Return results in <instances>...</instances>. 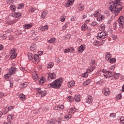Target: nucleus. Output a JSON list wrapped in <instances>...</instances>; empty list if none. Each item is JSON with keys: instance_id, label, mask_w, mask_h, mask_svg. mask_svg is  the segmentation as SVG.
<instances>
[{"instance_id": "nucleus-1", "label": "nucleus", "mask_w": 124, "mask_h": 124, "mask_svg": "<svg viewBox=\"0 0 124 124\" xmlns=\"http://www.w3.org/2000/svg\"><path fill=\"white\" fill-rule=\"evenodd\" d=\"M122 5H123L122 0H116L112 1L108 8L109 10L114 13L115 15L117 16L120 13V11L123 10V7Z\"/></svg>"}, {"instance_id": "nucleus-2", "label": "nucleus", "mask_w": 124, "mask_h": 124, "mask_svg": "<svg viewBox=\"0 0 124 124\" xmlns=\"http://www.w3.org/2000/svg\"><path fill=\"white\" fill-rule=\"evenodd\" d=\"M63 82V78H61L54 80L52 83L48 85V88H52L53 89H60L62 87V85Z\"/></svg>"}, {"instance_id": "nucleus-3", "label": "nucleus", "mask_w": 124, "mask_h": 124, "mask_svg": "<svg viewBox=\"0 0 124 124\" xmlns=\"http://www.w3.org/2000/svg\"><path fill=\"white\" fill-rule=\"evenodd\" d=\"M94 17H97V20L99 22H101L105 18V16L104 15H101V10H97L95 11L94 14Z\"/></svg>"}, {"instance_id": "nucleus-4", "label": "nucleus", "mask_w": 124, "mask_h": 124, "mask_svg": "<svg viewBox=\"0 0 124 124\" xmlns=\"http://www.w3.org/2000/svg\"><path fill=\"white\" fill-rule=\"evenodd\" d=\"M12 17L16 18V19H14L13 20H11L10 22V25H13V24H15L17 22V20H18V17H21V13H15L12 14Z\"/></svg>"}, {"instance_id": "nucleus-5", "label": "nucleus", "mask_w": 124, "mask_h": 124, "mask_svg": "<svg viewBox=\"0 0 124 124\" xmlns=\"http://www.w3.org/2000/svg\"><path fill=\"white\" fill-rule=\"evenodd\" d=\"M106 37H107V34L104 31L99 33L97 36V39H104Z\"/></svg>"}, {"instance_id": "nucleus-6", "label": "nucleus", "mask_w": 124, "mask_h": 124, "mask_svg": "<svg viewBox=\"0 0 124 124\" xmlns=\"http://www.w3.org/2000/svg\"><path fill=\"white\" fill-rule=\"evenodd\" d=\"M56 77H57V75L55 73H48L47 80H48V81H51V80H55V79H56Z\"/></svg>"}, {"instance_id": "nucleus-7", "label": "nucleus", "mask_w": 124, "mask_h": 124, "mask_svg": "<svg viewBox=\"0 0 124 124\" xmlns=\"http://www.w3.org/2000/svg\"><path fill=\"white\" fill-rule=\"evenodd\" d=\"M18 71V69L16 67L13 66L11 68L9 69V73L12 75H14V74H16V72Z\"/></svg>"}, {"instance_id": "nucleus-8", "label": "nucleus", "mask_w": 124, "mask_h": 124, "mask_svg": "<svg viewBox=\"0 0 124 124\" xmlns=\"http://www.w3.org/2000/svg\"><path fill=\"white\" fill-rule=\"evenodd\" d=\"M118 23L120 28H124V17L121 16L118 19Z\"/></svg>"}, {"instance_id": "nucleus-9", "label": "nucleus", "mask_w": 124, "mask_h": 124, "mask_svg": "<svg viewBox=\"0 0 124 124\" xmlns=\"http://www.w3.org/2000/svg\"><path fill=\"white\" fill-rule=\"evenodd\" d=\"M102 93L105 96H109L110 95V89L108 88H105L102 90Z\"/></svg>"}, {"instance_id": "nucleus-10", "label": "nucleus", "mask_w": 124, "mask_h": 124, "mask_svg": "<svg viewBox=\"0 0 124 124\" xmlns=\"http://www.w3.org/2000/svg\"><path fill=\"white\" fill-rule=\"evenodd\" d=\"M93 96H88L87 97V98L86 100L85 104L86 105H88L89 104V105H91L92 103H93Z\"/></svg>"}, {"instance_id": "nucleus-11", "label": "nucleus", "mask_w": 124, "mask_h": 124, "mask_svg": "<svg viewBox=\"0 0 124 124\" xmlns=\"http://www.w3.org/2000/svg\"><path fill=\"white\" fill-rule=\"evenodd\" d=\"M67 87L69 89H72L75 87V81L71 80L67 83Z\"/></svg>"}, {"instance_id": "nucleus-12", "label": "nucleus", "mask_w": 124, "mask_h": 124, "mask_svg": "<svg viewBox=\"0 0 124 124\" xmlns=\"http://www.w3.org/2000/svg\"><path fill=\"white\" fill-rule=\"evenodd\" d=\"M36 91L38 92L39 94H41V96L42 97H43V96H45V95H46V91H42L41 88H37Z\"/></svg>"}, {"instance_id": "nucleus-13", "label": "nucleus", "mask_w": 124, "mask_h": 124, "mask_svg": "<svg viewBox=\"0 0 124 124\" xmlns=\"http://www.w3.org/2000/svg\"><path fill=\"white\" fill-rule=\"evenodd\" d=\"M55 110H58L59 111H62V110H63L64 109V106L62 104H59L56 105L54 107Z\"/></svg>"}, {"instance_id": "nucleus-14", "label": "nucleus", "mask_w": 124, "mask_h": 124, "mask_svg": "<svg viewBox=\"0 0 124 124\" xmlns=\"http://www.w3.org/2000/svg\"><path fill=\"white\" fill-rule=\"evenodd\" d=\"M113 74V72L108 71L106 72V75H104V76L105 78H110V77H112Z\"/></svg>"}, {"instance_id": "nucleus-15", "label": "nucleus", "mask_w": 124, "mask_h": 124, "mask_svg": "<svg viewBox=\"0 0 124 124\" xmlns=\"http://www.w3.org/2000/svg\"><path fill=\"white\" fill-rule=\"evenodd\" d=\"M38 59H39V56L37 54H34L33 57L32 62H33L35 64H37L38 62H37V61H38Z\"/></svg>"}, {"instance_id": "nucleus-16", "label": "nucleus", "mask_w": 124, "mask_h": 124, "mask_svg": "<svg viewBox=\"0 0 124 124\" xmlns=\"http://www.w3.org/2000/svg\"><path fill=\"white\" fill-rule=\"evenodd\" d=\"M73 3H74V0H68L67 2L65 4V6L66 7H70Z\"/></svg>"}, {"instance_id": "nucleus-17", "label": "nucleus", "mask_w": 124, "mask_h": 124, "mask_svg": "<svg viewBox=\"0 0 124 124\" xmlns=\"http://www.w3.org/2000/svg\"><path fill=\"white\" fill-rule=\"evenodd\" d=\"M85 49H86V46L81 45L78 47V50L79 53H83V52H84L85 50Z\"/></svg>"}, {"instance_id": "nucleus-18", "label": "nucleus", "mask_w": 124, "mask_h": 124, "mask_svg": "<svg viewBox=\"0 0 124 124\" xmlns=\"http://www.w3.org/2000/svg\"><path fill=\"white\" fill-rule=\"evenodd\" d=\"M32 76L33 80L34 81H37L38 80V76H37V74L36 73V71H33L32 73Z\"/></svg>"}, {"instance_id": "nucleus-19", "label": "nucleus", "mask_w": 124, "mask_h": 124, "mask_svg": "<svg viewBox=\"0 0 124 124\" xmlns=\"http://www.w3.org/2000/svg\"><path fill=\"white\" fill-rule=\"evenodd\" d=\"M95 64V61L93 60H91L90 65L91 67L90 68H92V71H93L94 70V65Z\"/></svg>"}, {"instance_id": "nucleus-20", "label": "nucleus", "mask_w": 124, "mask_h": 124, "mask_svg": "<svg viewBox=\"0 0 124 124\" xmlns=\"http://www.w3.org/2000/svg\"><path fill=\"white\" fill-rule=\"evenodd\" d=\"M32 27V24L30 23V24H25L24 25V29L25 30H30V29H31Z\"/></svg>"}, {"instance_id": "nucleus-21", "label": "nucleus", "mask_w": 124, "mask_h": 124, "mask_svg": "<svg viewBox=\"0 0 124 124\" xmlns=\"http://www.w3.org/2000/svg\"><path fill=\"white\" fill-rule=\"evenodd\" d=\"M74 99L76 102H80L81 101V96L79 94H77L75 95Z\"/></svg>"}, {"instance_id": "nucleus-22", "label": "nucleus", "mask_w": 124, "mask_h": 124, "mask_svg": "<svg viewBox=\"0 0 124 124\" xmlns=\"http://www.w3.org/2000/svg\"><path fill=\"white\" fill-rule=\"evenodd\" d=\"M30 50L33 52H35V51H36V45L32 44L30 47Z\"/></svg>"}, {"instance_id": "nucleus-23", "label": "nucleus", "mask_w": 124, "mask_h": 124, "mask_svg": "<svg viewBox=\"0 0 124 124\" xmlns=\"http://www.w3.org/2000/svg\"><path fill=\"white\" fill-rule=\"evenodd\" d=\"M76 111H77V109L76 108H75V107H74L73 108H71L69 110H68V112L70 114H74L76 112Z\"/></svg>"}, {"instance_id": "nucleus-24", "label": "nucleus", "mask_w": 124, "mask_h": 124, "mask_svg": "<svg viewBox=\"0 0 124 124\" xmlns=\"http://www.w3.org/2000/svg\"><path fill=\"white\" fill-rule=\"evenodd\" d=\"M48 26L47 25H46L44 26H42L40 27V30L41 31H45L48 30Z\"/></svg>"}, {"instance_id": "nucleus-25", "label": "nucleus", "mask_w": 124, "mask_h": 124, "mask_svg": "<svg viewBox=\"0 0 124 124\" xmlns=\"http://www.w3.org/2000/svg\"><path fill=\"white\" fill-rule=\"evenodd\" d=\"M112 78L113 80H117V79H119V78H120V75L117 73L113 74Z\"/></svg>"}, {"instance_id": "nucleus-26", "label": "nucleus", "mask_w": 124, "mask_h": 124, "mask_svg": "<svg viewBox=\"0 0 124 124\" xmlns=\"http://www.w3.org/2000/svg\"><path fill=\"white\" fill-rule=\"evenodd\" d=\"M78 10H79V11H83V10L85 9V6H84V5H83V4H80L78 6Z\"/></svg>"}, {"instance_id": "nucleus-27", "label": "nucleus", "mask_w": 124, "mask_h": 124, "mask_svg": "<svg viewBox=\"0 0 124 124\" xmlns=\"http://www.w3.org/2000/svg\"><path fill=\"white\" fill-rule=\"evenodd\" d=\"M46 81V79H45V78L43 77L40 78V80L39 81V83L40 84V85H43Z\"/></svg>"}, {"instance_id": "nucleus-28", "label": "nucleus", "mask_w": 124, "mask_h": 124, "mask_svg": "<svg viewBox=\"0 0 124 124\" xmlns=\"http://www.w3.org/2000/svg\"><path fill=\"white\" fill-rule=\"evenodd\" d=\"M56 123H57L56 119H50L47 121L48 124H56Z\"/></svg>"}, {"instance_id": "nucleus-29", "label": "nucleus", "mask_w": 124, "mask_h": 124, "mask_svg": "<svg viewBox=\"0 0 124 124\" xmlns=\"http://www.w3.org/2000/svg\"><path fill=\"white\" fill-rule=\"evenodd\" d=\"M91 82H92V80L87 79L84 82V83H83V86H84V87H86V86H88V85H89V84H90Z\"/></svg>"}, {"instance_id": "nucleus-30", "label": "nucleus", "mask_w": 124, "mask_h": 124, "mask_svg": "<svg viewBox=\"0 0 124 124\" xmlns=\"http://www.w3.org/2000/svg\"><path fill=\"white\" fill-rule=\"evenodd\" d=\"M19 98L22 101L26 100V96L24 94H20L19 95Z\"/></svg>"}, {"instance_id": "nucleus-31", "label": "nucleus", "mask_w": 124, "mask_h": 124, "mask_svg": "<svg viewBox=\"0 0 124 124\" xmlns=\"http://www.w3.org/2000/svg\"><path fill=\"white\" fill-rule=\"evenodd\" d=\"M99 31H105V25L104 24H102L100 26H99Z\"/></svg>"}, {"instance_id": "nucleus-32", "label": "nucleus", "mask_w": 124, "mask_h": 124, "mask_svg": "<svg viewBox=\"0 0 124 124\" xmlns=\"http://www.w3.org/2000/svg\"><path fill=\"white\" fill-rule=\"evenodd\" d=\"M111 58H112V56H111V54H110L109 52L107 53V54L106 55V60H107V61H109V60H110Z\"/></svg>"}, {"instance_id": "nucleus-33", "label": "nucleus", "mask_w": 124, "mask_h": 124, "mask_svg": "<svg viewBox=\"0 0 124 124\" xmlns=\"http://www.w3.org/2000/svg\"><path fill=\"white\" fill-rule=\"evenodd\" d=\"M47 14H48V11H45L42 13V18L44 19L46 16H47Z\"/></svg>"}, {"instance_id": "nucleus-34", "label": "nucleus", "mask_w": 124, "mask_h": 124, "mask_svg": "<svg viewBox=\"0 0 124 124\" xmlns=\"http://www.w3.org/2000/svg\"><path fill=\"white\" fill-rule=\"evenodd\" d=\"M88 28V25L86 23H84L82 26H81V30L85 31H86V29Z\"/></svg>"}, {"instance_id": "nucleus-35", "label": "nucleus", "mask_w": 124, "mask_h": 124, "mask_svg": "<svg viewBox=\"0 0 124 124\" xmlns=\"http://www.w3.org/2000/svg\"><path fill=\"white\" fill-rule=\"evenodd\" d=\"M53 66H54V62H50L47 64L46 67L47 68H52Z\"/></svg>"}, {"instance_id": "nucleus-36", "label": "nucleus", "mask_w": 124, "mask_h": 124, "mask_svg": "<svg viewBox=\"0 0 124 124\" xmlns=\"http://www.w3.org/2000/svg\"><path fill=\"white\" fill-rule=\"evenodd\" d=\"M56 38H51L49 40H48V43H54L55 41H56Z\"/></svg>"}, {"instance_id": "nucleus-37", "label": "nucleus", "mask_w": 124, "mask_h": 124, "mask_svg": "<svg viewBox=\"0 0 124 124\" xmlns=\"http://www.w3.org/2000/svg\"><path fill=\"white\" fill-rule=\"evenodd\" d=\"M28 57L29 60H31L32 61L33 60V55L31 53H29L28 54Z\"/></svg>"}, {"instance_id": "nucleus-38", "label": "nucleus", "mask_w": 124, "mask_h": 124, "mask_svg": "<svg viewBox=\"0 0 124 124\" xmlns=\"http://www.w3.org/2000/svg\"><path fill=\"white\" fill-rule=\"evenodd\" d=\"M28 85H29V82H25L23 83L21 85V88H26V87H27V86Z\"/></svg>"}, {"instance_id": "nucleus-39", "label": "nucleus", "mask_w": 124, "mask_h": 124, "mask_svg": "<svg viewBox=\"0 0 124 124\" xmlns=\"http://www.w3.org/2000/svg\"><path fill=\"white\" fill-rule=\"evenodd\" d=\"M10 9L12 11V12H14L15 10H16V7L14 6V5H12L10 7Z\"/></svg>"}, {"instance_id": "nucleus-40", "label": "nucleus", "mask_w": 124, "mask_h": 124, "mask_svg": "<svg viewBox=\"0 0 124 124\" xmlns=\"http://www.w3.org/2000/svg\"><path fill=\"white\" fill-rule=\"evenodd\" d=\"M15 2V0H7V4H13Z\"/></svg>"}, {"instance_id": "nucleus-41", "label": "nucleus", "mask_w": 124, "mask_h": 124, "mask_svg": "<svg viewBox=\"0 0 124 124\" xmlns=\"http://www.w3.org/2000/svg\"><path fill=\"white\" fill-rule=\"evenodd\" d=\"M11 76H12V75L11 74H10V73H8V74L5 75L4 76V78H5V79H8V78H9L11 77Z\"/></svg>"}, {"instance_id": "nucleus-42", "label": "nucleus", "mask_w": 124, "mask_h": 124, "mask_svg": "<svg viewBox=\"0 0 124 124\" xmlns=\"http://www.w3.org/2000/svg\"><path fill=\"white\" fill-rule=\"evenodd\" d=\"M122 93H120L116 96V99H117V100H120V99H122Z\"/></svg>"}, {"instance_id": "nucleus-43", "label": "nucleus", "mask_w": 124, "mask_h": 124, "mask_svg": "<svg viewBox=\"0 0 124 124\" xmlns=\"http://www.w3.org/2000/svg\"><path fill=\"white\" fill-rule=\"evenodd\" d=\"M109 62L110 63H114V62H116V58H113L110 59Z\"/></svg>"}, {"instance_id": "nucleus-44", "label": "nucleus", "mask_w": 124, "mask_h": 124, "mask_svg": "<svg viewBox=\"0 0 124 124\" xmlns=\"http://www.w3.org/2000/svg\"><path fill=\"white\" fill-rule=\"evenodd\" d=\"M72 117V115H71V114L69 115H66L64 118L65 119H66L67 120H69V119H71V118Z\"/></svg>"}, {"instance_id": "nucleus-45", "label": "nucleus", "mask_w": 124, "mask_h": 124, "mask_svg": "<svg viewBox=\"0 0 124 124\" xmlns=\"http://www.w3.org/2000/svg\"><path fill=\"white\" fill-rule=\"evenodd\" d=\"M16 57H17V53H15L14 54H12L11 55V60L13 59H15V58H16Z\"/></svg>"}, {"instance_id": "nucleus-46", "label": "nucleus", "mask_w": 124, "mask_h": 124, "mask_svg": "<svg viewBox=\"0 0 124 124\" xmlns=\"http://www.w3.org/2000/svg\"><path fill=\"white\" fill-rule=\"evenodd\" d=\"M13 119V117H12V116H11L10 115L8 116L7 120L8 121H12Z\"/></svg>"}, {"instance_id": "nucleus-47", "label": "nucleus", "mask_w": 124, "mask_h": 124, "mask_svg": "<svg viewBox=\"0 0 124 124\" xmlns=\"http://www.w3.org/2000/svg\"><path fill=\"white\" fill-rule=\"evenodd\" d=\"M36 10V9L34 7H32L31 9H30L29 11V12H33L34 11H35Z\"/></svg>"}, {"instance_id": "nucleus-48", "label": "nucleus", "mask_w": 124, "mask_h": 124, "mask_svg": "<svg viewBox=\"0 0 124 124\" xmlns=\"http://www.w3.org/2000/svg\"><path fill=\"white\" fill-rule=\"evenodd\" d=\"M67 27H68V25H67V23H66L62 28V31H65Z\"/></svg>"}, {"instance_id": "nucleus-49", "label": "nucleus", "mask_w": 124, "mask_h": 124, "mask_svg": "<svg viewBox=\"0 0 124 124\" xmlns=\"http://www.w3.org/2000/svg\"><path fill=\"white\" fill-rule=\"evenodd\" d=\"M88 75H89V74H88V73H85L84 74H82V77L87 78V77H88Z\"/></svg>"}, {"instance_id": "nucleus-50", "label": "nucleus", "mask_w": 124, "mask_h": 124, "mask_svg": "<svg viewBox=\"0 0 124 124\" xmlns=\"http://www.w3.org/2000/svg\"><path fill=\"white\" fill-rule=\"evenodd\" d=\"M97 25V22L95 21L93 22L91 24V25L92 26V27H95V26H96Z\"/></svg>"}, {"instance_id": "nucleus-51", "label": "nucleus", "mask_w": 124, "mask_h": 124, "mask_svg": "<svg viewBox=\"0 0 124 124\" xmlns=\"http://www.w3.org/2000/svg\"><path fill=\"white\" fill-rule=\"evenodd\" d=\"M16 50L15 49H12L10 51V54H17V53H16Z\"/></svg>"}, {"instance_id": "nucleus-52", "label": "nucleus", "mask_w": 124, "mask_h": 124, "mask_svg": "<svg viewBox=\"0 0 124 124\" xmlns=\"http://www.w3.org/2000/svg\"><path fill=\"white\" fill-rule=\"evenodd\" d=\"M3 96H6V95H5L4 93L2 92H0V98H2V97H3Z\"/></svg>"}, {"instance_id": "nucleus-53", "label": "nucleus", "mask_w": 124, "mask_h": 124, "mask_svg": "<svg viewBox=\"0 0 124 124\" xmlns=\"http://www.w3.org/2000/svg\"><path fill=\"white\" fill-rule=\"evenodd\" d=\"M9 111V109H8V108H5V109L4 110V113L5 114H6L7 113H8Z\"/></svg>"}, {"instance_id": "nucleus-54", "label": "nucleus", "mask_w": 124, "mask_h": 124, "mask_svg": "<svg viewBox=\"0 0 124 124\" xmlns=\"http://www.w3.org/2000/svg\"><path fill=\"white\" fill-rule=\"evenodd\" d=\"M24 7V4H20L18 5V9H21Z\"/></svg>"}, {"instance_id": "nucleus-55", "label": "nucleus", "mask_w": 124, "mask_h": 124, "mask_svg": "<svg viewBox=\"0 0 124 124\" xmlns=\"http://www.w3.org/2000/svg\"><path fill=\"white\" fill-rule=\"evenodd\" d=\"M60 21H61V22H64V21H65V17L63 16H62L60 18Z\"/></svg>"}, {"instance_id": "nucleus-56", "label": "nucleus", "mask_w": 124, "mask_h": 124, "mask_svg": "<svg viewBox=\"0 0 124 124\" xmlns=\"http://www.w3.org/2000/svg\"><path fill=\"white\" fill-rule=\"evenodd\" d=\"M74 98L72 96H69L68 97V100H69V101H73Z\"/></svg>"}, {"instance_id": "nucleus-57", "label": "nucleus", "mask_w": 124, "mask_h": 124, "mask_svg": "<svg viewBox=\"0 0 124 124\" xmlns=\"http://www.w3.org/2000/svg\"><path fill=\"white\" fill-rule=\"evenodd\" d=\"M77 18L76 16H72L71 18V21H76L77 20Z\"/></svg>"}, {"instance_id": "nucleus-58", "label": "nucleus", "mask_w": 124, "mask_h": 124, "mask_svg": "<svg viewBox=\"0 0 124 124\" xmlns=\"http://www.w3.org/2000/svg\"><path fill=\"white\" fill-rule=\"evenodd\" d=\"M115 65H112L110 67V70H111V71H113L114 69H115Z\"/></svg>"}, {"instance_id": "nucleus-59", "label": "nucleus", "mask_w": 124, "mask_h": 124, "mask_svg": "<svg viewBox=\"0 0 124 124\" xmlns=\"http://www.w3.org/2000/svg\"><path fill=\"white\" fill-rule=\"evenodd\" d=\"M109 117H112V118H115L116 117V113H112L110 115Z\"/></svg>"}, {"instance_id": "nucleus-60", "label": "nucleus", "mask_w": 124, "mask_h": 124, "mask_svg": "<svg viewBox=\"0 0 124 124\" xmlns=\"http://www.w3.org/2000/svg\"><path fill=\"white\" fill-rule=\"evenodd\" d=\"M8 109H9V111H11V110L14 109V106H10L8 108Z\"/></svg>"}, {"instance_id": "nucleus-61", "label": "nucleus", "mask_w": 124, "mask_h": 124, "mask_svg": "<svg viewBox=\"0 0 124 124\" xmlns=\"http://www.w3.org/2000/svg\"><path fill=\"white\" fill-rule=\"evenodd\" d=\"M68 49H69L70 50H69V52H73V51H75V50L74 49V48L72 47H69Z\"/></svg>"}, {"instance_id": "nucleus-62", "label": "nucleus", "mask_w": 124, "mask_h": 124, "mask_svg": "<svg viewBox=\"0 0 124 124\" xmlns=\"http://www.w3.org/2000/svg\"><path fill=\"white\" fill-rule=\"evenodd\" d=\"M112 38H113V40H115V39H117V38H118V37H117V36L115 35H112Z\"/></svg>"}, {"instance_id": "nucleus-63", "label": "nucleus", "mask_w": 124, "mask_h": 124, "mask_svg": "<svg viewBox=\"0 0 124 124\" xmlns=\"http://www.w3.org/2000/svg\"><path fill=\"white\" fill-rule=\"evenodd\" d=\"M14 38V37H13L11 35L9 36V40H13Z\"/></svg>"}, {"instance_id": "nucleus-64", "label": "nucleus", "mask_w": 124, "mask_h": 124, "mask_svg": "<svg viewBox=\"0 0 124 124\" xmlns=\"http://www.w3.org/2000/svg\"><path fill=\"white\" fill-rule=\"evenodd\" d=\"M69 50H70V49H68V48L65 49L63 50V52H64V53H69Z\"/></svg>"}]
</instances>
